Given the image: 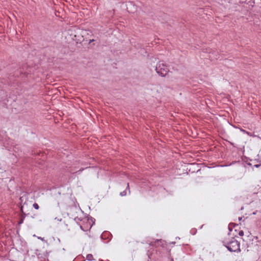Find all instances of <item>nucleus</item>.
<instances>
[{
  "label": "nucleus",
  "instance_id": "nucleus-1",
  "mask_svg": "<svg viewBox=\"0 0 261 261\" xmlns=\"http://www.w3.org/2000/svg\"><path fill=\"white\" fill-rule=\"evenodd\" d=\"M223 244L230 252L241 251L240 243L234 238H232L230 240H224Z\"/></svg>",
  "mask_w": 261,
  "mask_h": 261
},
{
  "label": "nucleus",
  "instance_id": "nucleus-2",
  "mask_svg": "<svg viewBox=\"0 0 261 261\" xmlns=\"http://www.w3.org/2000/svg\"><path fill=\"white\" fill-rule=\"evenodd\" d=\"M155 70L158 74L162 77H165L169 72L168 66L162 61L156 64Z\"/></svg>",
  "mask_w": 261,
  "mask_h": 261
},
{
  "label": "nucleus",
  "instance_id": "nucleus-3",
  "mask_svg": "<svg viewBox=\"0 0 261 261\" xmlns=\"http://www.w3.org/2000/svg\"><path fill=\"white\" fill-rule=\"evenodd\" d=\"M27 65H23L22 68H20L17 71H16L15 75L16 76L24 75V76H27L28 74V72L26 71L27 70Z\"/></svg>",
  "mask_w": 261,
  "mask_h": 261
},
{
  "label": "nucleus",
  "instance_id": "nucleus-4",
  "mask_svg": "<svg viewBox=\"0 0 261 261\" xmlns=\"http://www.w3.org/2000/svg\"><path fill=\"white\" fill-rule=\"evenodd\" d=\"M112 238V234L109 231L103 232L101 235V238L103 240H108L109 241Z\"/></svg>",
  "mask_w": 261,
  "mask_h": 261
},
{
  "label": "nucleus",
  "instance_id": "nucleus-5",
  "mask_svg": "<svg viewBox=\"0 0 261 261\" xmlns=\"http://www.w3.org/2000/svg\"><path fill=\"white\" fill-rule=\"evenodd\" d=\"M164 244V242L162 240H156L155 242V246H161L163 247Z\"/></svg>",
  "mask_w": 261,
  "mask_h": 261
},
{
  "label": "nucleus",
  "instance_id": "nucleus-6",
  "mask_svg": "<svg viewBox=\"0 0 261 261\" xmlns=\"http://www.w3.org/2000/svg\"><path fill=\"white\" fill-rule=\"evenodd\" d=\"M86 258L88 261H92L94 260V258L93 257V256L92 254H88L86 255Z\"/></svg>",
  "mask_w": 261,
  "mask_h": 261
},
{
  "label": "nucleus",
  "instance_id": "nucleus-7",
  "mask_svg": "<svg viewBox=\"0 0 261 261\" xmlns=\"http://www.w3.org/2000/svg\"><path fill=\"white\" fill-rule=\"evenodd\" d=\"M33 206V207L36 210H38L39 208V205L37 203H34Z\"/></svg>",
  "mask_w": 261,
  "mask_h": 261
},
{
  "label": "nucleus",
  "instance_id": "nucleus-8",
  "mask_svg": "<svg viewBox=\"0 0 261 261\" xmlns=\"http://www.w3.org/2000/svg\"><path fill=\"white\" fill-rule=\"evenodd\" d=\"M126 195V190L123 191V192H121L120 193V195L121 196H124Z\"/></svg>",
  "mask_w": 261,
  "mask_h": 261
},
{
  "label": "nucleus",
  "instance_id": "nucleus-9",
  "mask_svg": "<svg viewBox=\"0 0 261 261\" xmlns=\"http://www.w3.org/2000/svg\"><path fill=\"white\" fill-rule=\"evenodd\" d=\"M128 190V192H129V193H130V188H129V186L128 183L127 184V187L126 188V190Z\"/></svg>",
  "mask_w": 261,
  "mask_h": 261
},
{
  "label": "nucleus",
  "instance_id": "nucleus-10",
  "mask_svg": "<svg viewBox=\"0 0 261 261\" xmlns=\"http://www.w3.org/2000/svg\"><path fill=\"white\" fill-rule=\"evenodd\" d=\"M260 166H261V163L258 164H255V165H253V167H254L255 168H259Z\"/></svg>",
  "mask_w": 261,
  "mask_h": 261
},
{
  "label": "nucleus",
  "instance_id": "nucleus-11",
  "mask_svg": "<svg viewBox=\"0 0 261 261\" xmlns=\"http://www.w3.org/2000/svg\"><path fill=\"white\" fill-rule=\"evenodd\" d=\"M239 235L240 236H243L244 235V232L243 230H241L239 232Z\"/></svg>",
  "mask_w": 261,
  "mask_h": 261
},
{
  "label": "nucleus",
  "instance_id": "nucleus-12",
  "mask_svg": "<svg viewBox=\"0 0 261 261\" xmlns=\"http://www.w3.org/2000/svg\"><path fill=\"white\" fill-rule=\"evenodd\" d=\"M84 170V168H81L79 170L76 172V173H80L81 172H82Z\"/></svg>",
  "mask_w": 261,
  "mask_h": 261
},
{
  "label": "nucleus",
  "instance_id": "nucleus-13",
  "mask_svg": "<svg viewBox=\"0 0 261 261\" xmlns=\"http://www.w3.org/2000/svg\"><path fill=\"white\" fill-rule=\"evenodd\" d=\"M38 239H40V240H41V241H44V238H43L38 237Z\"/></svg>",
  "mask_w": 261,
  "mask_h": 261
},
{
  "label": "nucleus",
  "instance_id": "nucleus-14",
  "mask_svg": "<svg viewBox=\"0 0 261 261\" xmlns=\"http://www.w3.org/2000/svg\"><path fill=\"white\" fill-rule=\"evenodd\" d=\"M94 41V39H91L89 40V43H91V42H93Z\"/></svg>",
  "mask_w": 261,
  "mask_h": 261
},
{
  "label": "nucleus",
  "instance_id": "nucleus-15",
  "mask_svg": "<svg viewBox=\"0 0 261 261\" xmlns=\"http://www.w3.org/2000/svg\"><path fill=\"white\" fill-rule=\"evenodd\" d=\"M247 164H248V165H249L250 166H252V164H251L250 163H248Z\"/></svg>",
  "mask_w": 261,
  "mask_h": 261
},
{
  "label": "nucleus",
  "instance_id": "nucleus-16",
  "mask_svg": "<svg viewBox=\"0 0 261 261\" xmlns=\"http://www.w3.org/2000/svg\"><path fill=\"white\" fill-rule=\"evenodd\" d=\"M241 131L243 132H244V133L246 132V130H245L244 129H241Z\"/></svg>",
  "mask_w": 261,
  "mask_h": 261
},
{
  "label": "nucleus",
  "instance_id": "nucleus-17",
  "mask_svg": "<svg viewBox=\"0 0 261 261\" xmlns=\"http://www.w3.org/2000/svg\"><path fill=\"white\" fill-rule=\"evenodd\" d=\"M215 58H216V59H217L219 58V57H217V55H216V57H215Z\"/></svg>",
  "mask_w": 261,
  "mask_h": 261
},
{
  "label": "nucleus",
  "instance_id": "nucleus-18",
  "mask_svg": "<svg viewBox=\"0 0 261 261\" xmlns=\"http://www.w3.org/2000/svg\"><path fill=\"white\" fill-rule=\"evenodd\" d=\"M21 211L22 213H23L22 206L21 207Z\"/></svg>",
  "mask_w": 261,
  "mask_h": 261
},
{
  "label": "nucleus",
  "instance_id": "nucleus-19",
  "mask_svg": "<svg viewBox=\"0 0 261 261\" xmlns=\"http://www.w3.org/2000/svg\"><path fill=\"white\" fill-rule=\"evenodd\" d=\"M241 219H242V218H239V220L240 221V220H241Z\"/></svg>",
  "mask_w": 261,
  "mask_h": 261
},
{
  "label": "nucleus",
  "instance_id": "nucleus-20",
  "mask_svg": "<svg viewBox=\"0 0 261 261\" xmlns=\"http://www.w3.org/2000/svg\"><path fill=\"white\" fill-rule=\"evenodd\" d=\"M229 231H231V229L229 227Z\"/></svg>",
  "mask_w": 261,
  "mask_h": 261
},
{
  "label": "nucleus",
  "instance_id": "nucleus-21",
  "mask_svg": "<svg viewBox=\"0 0 261 261\" xmlns=\"http://www.w3.org/2000/svg\"><path fill=\"white\" fill-rule=\"evenodd\" d=\"M22 222H23V220H22L21 221V222H20V223H22Z\"/></svg>",
  "mask_w": 261,
  "mask_h": 261
},
{
  "label": "nucleus",
  "instance_id": "nucleus-22",
  "mask_svg": "<svg viewBox=\"0 0 261 261\" xmlns=\"http://www.w3.org/2000/svg\"><path fill=\"white\" fill-rule=\"evenodd\" d=\"M171 261H174V260H173V258H172V259H171Z\"/></svg>",
  "mask_w": 261,
  "mask_h": 261
},
{
  "label": "nucleus",
  "instance_id": "nucleus-23",
  "mask_svg": "<svg viewBox=\"0 0 261 261\" xmlns=\"http://www.w3.org/2000/svg\"><path fill=\"white\" fill-rule=\"evenodd\" d=\"M107 261H109V260H107Z\"/></svg>",
  "mask_w": 261,
  "mask_h": 261
}]
</instances>
